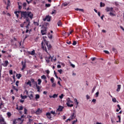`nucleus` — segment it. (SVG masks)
Instances as JSON below:
<instances>
[{
  "mask_svg": "<svg viewBox=\"0 0 124 124\" xmlns=\"http://www.w3.org/2000/svg\"><path fill=\"white\" fill-rule=\"evenodd\" d=\"M21 97L22 99H25V98H27V97H28V96L26 95L23 96V95H21Z\"/></svg>",
  "mask_w": 124,
  "mask_h": 124,
  "instance_id": "2f4dec72",
  "label": "nucleus"
},
{
  "mask_svg": "<svg viewBox=\"0 0 124 124\" xmlns=\"http://www.w3.org/2000/svg\"><path fill=\"white\" fill-rule=\"evenodd\" d=\"M18 9L19 11H21L20 10L22 9V6L20 5V4H19V2H18Z\"/></svg>",
  "mask_w": 124,
  "mask_h": 124,
  "instance_id": "7c9ffc66",
  "label": "nucleus"
},
{
  "mask_svg": "<svg viewBox=\"0 0 124 124\" xmlns=\"http://www.w3.org/2000/svg\"><path fill=\"white\" fill-rule=\"evenodd\" d=\"M76 44H77V42H76V41H74L72 45L74 46L76 45Z\"/></svg>",
  "mask_w": 124,
  "mask_h": 124,
  "instance_id": "a18cd8bd",
  "label": "nucleus"
},
{
  "mask_svg": "<svg viewBox=\"0 0 124 124\" xmlns=\"http://www.w3.org/2000/svg\"><path fill=\"white\" fill-rule=\"evenodd\" d=\"M46 61L47 62V63H49L50 62V60H49L48 57L46 58Z\"/></svg>",
  "mask_w": 124,
  "mask_h": 124,
  "instance_id": "bb28decb",
  "label": "nucleus"
},
{
  "mask_svg": "<svg viewBox=\"0 0 124 124\" xmlns=\"http://www.w3.org/2000/svg\"><path fill=\"white\" fill-rule=\"evenodd\" d=\"M41 32L42 35H45V34H46V33H47V28H46V27H43L42 28Z\"/></svg>",
  "mask_w": 124,
  "mask_h": 124,
  "instance_id": "0eeeda50",
  "label": "nucleus"
},
{
  "mask_svg": "<svg viewBox=\"0 0 124 124\" xmlns=\"http://www.w3.org/2000/svg\"><path fill=\"white\" fill-rule=\"evenodd\" d=\"M100 7H104V6H105V3L101 2L100 3Z\"/></svg>",
  "mask_w": 124,
  "mask_h": 124,
  "instance_id": "aec40b11",
  "label": "nucleus"
},
{
  "mask_svg": "<svg viewBox=\"0 0 124 124\" xmlns=\"http://www.w3.org/2000/svg\"><path fill=\"white\" fill-rule=\"evenodd\" d=\"M46 74H49L50 71H49V70H47L46 71Z\"/></svg>",
  "mask_w": 124,
  "mask_h": 124,
  "instance_id": "13d9d810",
  "label": "nucleus"
},
{
  "mask_svg": "<svg viewBox=\"0 0 124 124\" xmlns=\"http://www.w3.org/2000/svg\"><path fill=\"white\" fill-rule=\"evenodd\" d=\"M36 89L37 90V92H40V90L41 89V87L38 86V85H36Z\"/></svg>",
  "mask_w": 124,
  "mask_h": 124,
  "instance_id": "f3484780",
  "label": "nucleus"
},
{
  "mask_svg": "<svg viewBox=\"0 0 124 124\" xmlns=\"http://www.w3.org/2000/svg\"><path fill=\"white\" fill-rule=\"evenodd\" d=\"M28 97H29L30 100H31L32 99V98L33 97V94L32 93L30 94V95H28Z\"/></svg>",
  "mask_w": 124,
  "mask_h": 124,
  "instance_id": "dca6fc26",
  "label": "nucleus"
},
{
  "mask_svg": "<svg viewBox=\"0 0 124 124\" xmlns=\"http://www.w3.org/2000/svg\"><path fill=\"white\" fill-rule=\"evenodd\" d=\"M55 13H56V10H54L52 12L51 14H55Z\"/></svg>",
  "mask_w": 124,
  "mask_h": 124,
  "instance_id": "e2e57ef3",
  "label": "nucleus"
},
{
  "mask_svg": "<svg viewBox=\"0 0 124 124\" xmlns=\"http://www.w3.org/2000/svg\"><path fill=\"white\" fill-rule=\"evenodd\" d=\"M105 11H106V12H110L109 13L110 16H116V15L113 13V12H115V11H114V8H113V7H107L105 9Z\"/></svg>",
  "mask_w": 124,
  "mask_h": 124,
  "instance_id": "7ed1b4c3",
  "label": "nucleus"
},
{
  "mask_svg": "<svg viewBox=\"0 0 124 124\" xmlns=\"http://www.w3.org/2000/svg\"><path fill=\"white\" fill-rule=\"evenodd\" d=\"M50 81L52 83H54V82H55V78H50Z\"/></svg>",
  "mask_w": 124,
  "mask_h": 124,
  "instance_id": "f704fd0d",
  "label": "nucleus"
},
{
  "mask_svg": "<svg viewBox=\"0 0 124 124\" xmlns=\"http://www.w3.org/2000/svg\"><path fill=\"white\" fill-rule=\"evenodd\" d=\"M7 116H9V117H11V113L8 112L7 113Z\"/></svg>",
  "mask_w": 124,
  "mask_h": 124,
  "instance_id": "4d7b16f0",
  "label": "nucleus"
},
{
  "mask_svg": "<svg viewBox=\"0 0 124 124\" xmlns=\"http://www.w3.org/2000/svg\"><path fill=\"white\" fill-rule=\"evenodd\" d=\"M13 89H14L15 91H16V92H18V89H17L16 86H13Z\"/></svg>",
  "mask_w": 124,
  "mask_h": 124,
  "instance_id": "c9c22d12",
  "label": "nucleus"
},
{
  "mask_svg": "<svg viewBox=\"0 0 124 124\" xmlns=\"http://www.w3.org/2000/svg\"><path fill=\"white\" fill-rule=\"evenodd\" d=\"M117 87H118V88L116 90V91L119 92H120V91H121V87H122V86L119 84V85H117Z\"/></svg>",
  "mask_w": 124,
  "mask_h": 124,
  "instance_id": "4468645a",
  "label": "nucleus"
},
{
  "mask_svg": "<svg viewBox=\"0 0 124 124\" xmlns=\"http://www.w3.org/2000/svg\"><path fill=\"white\" fill-rule=\"evenodd\" d=\"M43 20L50 22L51 21V16H47L45 18H44Z\"/></svg>",
  "mask_w": 124,
  "mask_h": 124,
  "instance_id": "1a4fd4ad",
  "label": "nucleus"
},
{
  "mask_svg": "<svg viewBox=\"0 0 124 124\" xmlns=\"http://www.w3.org/2000/svg\"><path fill=\"white\" fill-rule=\"evenodd\" d=\"M24 93H26V94L28 95V93H29V92L28 91V90H26L24 91Z\"/></svg>",
  "mask_w": 124,
  "mask_h": 124,
  "instance_id": "bf43d9fd",
  "label": "nucleus"
},
{
  "mask_svg": "<svg viewBox=\"0 0 124 124\" xmlns=\"http://www.w3.org/2000/svg\"><path fill=\"white\" fill-rule=\"evenodd\" d=\"M64 95L63 94H62L61 95L59 96V97L61 99H62L63 98V96Z\"/></svg>",
  "mask_w": 124,
  "mask_h": 124,
  "instance_id": "e433bc0d",
  "label": "nucleus"
},
{
  "mask_svg": "<svg viewBox=\"0 0 124 124\" xmlns=\"http://www.w3.org/2000/svg\"><path fill=\"white\" fill-rule=\"evenodd\" d=\"M57 84H56V83H52V87H53V88H55Z\"/></svg>",
  "mask_w": 124,
  "mask_h": 124,
  "instance_id": "79ce46f5",
  "label": "nucleus"
},
{
  "mask_svg": "<svg viewBox=\"0 0 124 124\" xmlns=\"http://www.w3.org/2000/svg\"><path fill=\"white\" fill-rule=\"evenodd\" d=\"M62 109H63V107L60 106L57 109V112H58V111H59V112H62Z\"/></svg>",
  "mask_w": 124,
  "mask_h": 124,
  "instance_id": "9b49d317",
  "label": "nucleus"
},
{
  "mask_svg": "<svg viewBox=\"0 0 124 124\" xmlns=\"http://www.w3.org/2000/svg\"><path fill=\"white\" fill-rule=\"evenodd\" d=\"M71 119H75V113L73 112L71 115Z\"/></svg>",
  "mask_w": 124,
  "mask_h": 124,
  "instance_id": "412c9836",
  "label": "nucleus"
},
{
  "mask_svg": "<svg viewBox=\"0 0 124 124\" xmlns=\"http://www.w3.org/2000/svg\"><path fill=\"white\" fill-rule=\"evenodd\" d=\"M68 4H67V3H64L63 4V6H67V5H68Z\"/></svg>",
  "mask_w": 124,
  "mask_h": 124,
  "instance_id": "680f3d73",
  "label": "nucleus"
},
{
  "mask_svg": "<svg viewBox=\"0 0 124 124\" xmlns=\"http://www.w3.org/2000/svg\"><path fill=\"white\" fill-rule=\"evenodd\" d=\"M50 97H53V98H57V97H58V94H54L52 96Z\"/></svg>",
  "mask_w": 124,
  "mask_h": 124,
  "instance_id": "393cba45",
  "label": "nucleus"
},
{
  "mask_svg": "<svg viewBox=\"0 0 124 124\" xmlns=\"http://www.w3.org/2000/svg\"><path fill=\"white\" fill-rule=\"evenodd\" d=\"M33 23H34V25H35L36 26H39V23H38V22H37L34 21V22H33Z\"/></svg>",
  "mask_w": 124,
  "mask_h": 124,
  "instance_id": "a19ab883",
  "label": "nucleus"
},
{
  "mask_svg": "<svg viewBox=\"0 0 124 124\" xmlns=\"http://www.w3.org/2000/svg\"><path fill=\"white\" fill-rule=\"evenodd\" d=\"M51 114H52V115H54V116H56V115H57V113H56L55 111L51 110L50 111V112H47L46 113V116L47 119H49V120H51V119H52V116H51Z\"/></svg>",
  "mask_w": 124,
  "mask_h": 124,
  "instance_id": "39448f33",
  "label": "nucleus"
},
{
  "mask_svg": "<svg viewBox=\"0 0 124 124\" xmlns=\"http://www.w3.org/2000/svg\"><path fill=\"white\" fill-rule=\"evenodd\" d=\"M112 51H113V52H117V49H116V48L113 47L112 48Z\"/></svg>",
  "mask_w": 124,
  "mask_h": 124,
  "instance_id": "6e6d98bb",
  "label": "nucleus"
},
{
  "mask_svg": "<svg viewBox=\"0 0 124 124\" xmlns=\"http://www.w3.org/2000/svg\"><path fill=\"white\" fill-rule=\"evenodd\" d=\"M96 59V58L95 57H93L91 58V60L93 62V61H95V59Z\"/></svg>",
  "mask_w": 124,
  "mask_h": 124,
  "instance_id": "5fc2aeb1",
  "label": "nucleus"
},
{
  "mask_svg": "<svg viewBox=\"0 0 124 124\" xmlns=\"http://www.w3.org/2000/svg\"><path fill=\"white\" fill-rule=\"evenodd\" d=\"M16 18H19V14H21V17L20 19H26L27 17H29L30 19L32 20L33 18V14L30 11H16L14 12Z\"/></svg>",
  "mask_w": 124,
  "mask_h": 124,
  "instance_id": "f257e3e1",
  "label": "nucleus"
},
{
  "mask_svg": "<svg viewBox=\"0 0 124 124\" xmlns=\"http://www.w3.org/2000/svg\"><path fill=\"white\" fill-rule=\"evenodd\" d=\"M21 64L22 65V68H21V71H23L25 68H26V62H22Z\"/></svg>",
  "mask_w": 124,
  "mask_h": 124,
  "instance_id": "6e6552de",
  "label": "nucleus"
},
{
  "mask_svg": "<svg viewBox=\"0 0 124 124\" xmlns=\"http://www.w3.org/2000/svg\"><path fill=\"white\" fill-rule=\"evenodd\" d=\"M77 120H75V121H74L73 122L72 124H75V123H77Z\"/></svg>",
  "mask_w": 124,
  "mask_h": 124,
  "instance_id": "774afa93",
  "label": "nucleus"
},
{
  "mask_svg": "<svg viewBox=\"0 0 124 124\" xmlns=\"http://www.w3.org/2000/svg\"><path fill=\"white\" fill-rule=\"evenodd\" d=\"M27 85H29L30 87H31V81H28L27 83Z\"/></svg>",
  "mask_w": 124,
  "mask_h": 124,
  "instance_id": "a878e982",
  "label": "nucleus"
},
{
  "mask_svg": "<svg viewBox=\"0 0 124 124\" xmlns=\"http://www.w3.org/2000/svg\"><path fill=\"white\" fill-rule=\"evenodd\" d=\"M41 79H43L44 80H46L47 79V77H46V76L45 75H43L41 77Z\"/></svg>",
  "mask_w": 124,
  "mask_h": 124,
  "instance_id": "4be33fe9",
  "label": "nucleus"
},
{
  "mask_svg": "<svg viewBox=\"0 0 124 124\" xmlns=\"http://www.w3.org/2000/svg\"><path fill=\"white\" fill-rule=\"evenodd\" d=\"M9 62H8V61H5L4 63L2 64L3 66H4V67H6L8 65V64Z\"/></svg>",
  "mask_w": 124,
  "mask_h": 124,
  "instance_id": "ddd939ff",
  "label": "nucleus"
},
{
  "mask_svg": "<svg viewBox=\"0 0 124 124\" xmlns=\"http://www.w3.org/2000/svg\"><path fill=\"white\" fill-rule=\"evenodd\" d=\"M16 76L17 78V79H20V78H21V77H22V75L21 74H17L16 75Z\"/></svg>",
  "mask_w": 124,
  "mask_h": 124,
  "instance_id": "a211bd4d",
  "label": "nucleus"
},
{
  "mask_svg": "<svg viewBox=\"0 0 124 124\" xmlns=\"http://www.w3.org/2000/svg\"><path fill=\"white\" fill-rule=\"evenodd\" d=\"M40 96L39 95V94H36L35 95V99H38L40 98Z\"/></svg>",
  "mask_w": 124,
  "mask_h": 124,
  "instance_id": "5701e85b",
  "label": "nucleus"
},
{
  "mask_svg": "<svg viewBox=\"0 0 124 124\" xmlns=\"http://www.w3.org/2000/svg\"><path fill=\"white\" fill-rule=\"evenodd\" d=\"M32 0H30V1H29V0H26V1L27 2V3L28 4H30V3L32 2Z\"/></svg>",
  "mask_w": 124,
  "mask_h": 124,
  "instance_id": "4c0bfd02",
  "label": "nucleus"
},
{
  "mask_svg": "<svg viewBox=\"0 0 124 124\" xmlns=\"http://www.w3.org/2000/svg\"><path fill=\"white\" fill-rule=\"evenodd\" d=\"M46 38H47V37L46 36L43 37V40L42 41L41 46L42 49H43L44 51L46 52V53H48V51H47V48H46V46H45V44H44V42L46 43V46H47V49H48V50H51V48H52V46H51V44H50V43H49L48 41H47L46 40Z\"/></svg>",
  "mask_w": 124,
  "mask_h": 124,
  "instance_id": "f03ea898",
  "label": "nucleus"
},
{
  "mask_svg": "<svg viewBox=\"0 0 124 124\" xmlns=\"http://www.w3.org/2000/svg\"><path fill=\"white\" fill-rule=\"evenodd\" d=\"M86 98L87 99H90V96L89 95H86Z\"/></svg>",
  "mask_w": 124,
  "mask_h": 124,
  "instance_id": "69168bd1",
  "label": "nucleus"
},
{
  "mask_svg": "<svg viewBox=\"0 0 124 124\" xmlns=\"http://www.w3.org/2000/svg\"><path fill=\"white\" fill-rule=\"evenodd\" d=\"M96 100L95 99H93L92 100V102H94V103H95V102H96Z\"/></svg>",
  "mask_w": 124,
  "mask_h": 124,
  "instance_id": "338daca9",
  "label": "nucleus"
},
{
  "mask_svg": "<svg viewBox=\"0 0 124 124\" xmlns=\"http://www.w3.org/2000/svg\"><path fill=\"white\" fill-rule=\"evenodd\" d=\"M19 80H17V81H16V87H18V86H19Z\"/></svg>",
  "mask_w": 124,
  "mask_h": 124,
  "instance_id": "ea45409f",
  "label": "nucleus"
},
{
  "mask_svg": "<svg viewBox=\"0 0 124 124\" xmlns=\"http://www.w3.org/2000/svg\"><path fill=\"white\" fill-rule=\"evenodd\" d=\"M104 53H105L106 54H107L108 55L109 54V51H108V50H104Z\"/></svg>",
  "mask_w": 124,
  "mask_h": 124,
  "instance_id": "603ef678",
  "label": "nucleus"
},
{
  "mask_svg": "<svg viewBox=\"0 0 124 124\" xmlns=\"http://www.w3.org/2000/svg\"><path fill=\"white\" fill-rule=\"evenodd\" d=\"M46 7H50L51 6V4H46Z\"/></svg>",
  "mask_w": 124,
  "mask_h": 124,
  "instance_id": "09e8293b",
  "label": "nucleus"
},
{
  "mask_svg": "<svg viewBox=\"0 0 124 124\" xmlns=\"http://www.w3.org/2000/svg\"><path fill=\"white\" fill-rule=\"evenodd\" d=\"M22 5H23V8L26 9V6H27V3L24 2V3L22 4Z\"/></svg>",
  "mask_w": 124,
  "mask_h": 124,
  "instance_id": "c85d7f7f",
  "label": "nucleus"
},
{
  "mask_svg": "<svg viewBox=\"0 0 124 124\" xmlns=\"http://www.w3.org/2000/svg\"><path fill=\"white\" fill-rule=\"evenodd\" d=\"M1 70H2V66L0 65V76H1Z\"/></svg>",
  "mask_w": 124,
  "mask_h": 124,
  "instance_id": "473e14b6",
  "label": "nucleus"
},
{
  "mask_svg": "<svg viewBox=\"0 0 124 124\" xmlns=\"http://www.w3.org/2000/svg\"><path fill=\"white\" fill-rule=\"evenodd\" d=\"M28 53L29 54V55H31V56H34V55L35 54V50H33L31 52L28 51Z\"/></svg>",
  "mask_w": 124,
  "mask_h": 124,
  "instance_id": "f8f14e48",
  "label": "nucleus"
},
{
  "mask_svg": "<svg viewBox=\"0 0 124 124\" xmlns=\"http://www.w3.org/2000/svg\"><path fill=\"white\" fill-rule=\"evenodd\" d=\"M112 101H113V102H116L117 100L115 98H112Z\"/></svg>",
  "mask_w": 124,
  "mask_h": 124,
  "instance_id": "3c124183",
  "label": "nucleus"
},
{
  "mask_svg": "<svg viewBox=\"0 0 124 124\" xmlns=\"http://www.w3.org/2000/svg\"><path fill=\"white\" fill-rule=\"evenodd\" d=\"M7 0V6H10V0Z\"/></svg>",
  "mask_w": 124,
  "mask_h": 124,
  "instance_id": "cd10ccee",
  "label": "nucleus"
},
{
  "mask_svg": "<svg viewBox=\"0 0 124 124\" xmlns=\"http://www.w3.org/2000/svg\"><path fill=\"white\" fill-rule=\"evenodd\" d=\"M38 84H39V85H40L41 84V82H42V80H41V79H40V78H39L38 79Z\"/></svg>",
  "mask_w": 124,
  "mask_h": 124,
  "instance_id": "72a5a7b5",
  "label": "nucleus"
},
{
  "mask_svg": "<svg viewBox=\"0 0 124 124\" xmlns=\"http://www.w3.org/2000/svg\"><path fill=\"white\" fill-rule=\"evenodd\" d=\"M117 118H118L119 121H117V123H121V116L118 115V116H117Z\"/></svg>",
  "mask_w": 124,
  "mask_h": 124,
  "instance_id": "c756f323",
  "label": "nucleus"
},
{
  "mask_svg": "<svg viewBox=\"0 0 124 124\" xmlns=\"http://www.w3.org/2000/svg\"><path fill=\"white\" fill-rule=\"evenodd\" d=\"M117 107L118 108H119V110H121V109H122V108H121V106H120V105H117Z\"/></svg>",
  "mask_w": 124,
  "mask_h": 124,
  "instance_id": "052dcab7",
  "label": "nucleus"
},
{
  "mask_svg": "<svg viewBox=\"0 0 124 124\" xmlns=\"http://www.w3.org/2000/svg\"><path fill=\"white\" fill-rule=\"evenodd\" d=\"M28 109H27L26 108H24V114H28Z\"/></svg>",
  "mask_w": 124,
  "mask_h": 124,
  "instance_id": "49530a36",
  "label": "nucleus"
},
{
  "mask_svg": "<svg viewBox=\"0 0 124 124\" xmlns=\"http://www.w3.org/2000/svg\"><path fill=\"white\" fill-rule=\"evenodd\" d=\"M86 32H88V31H87V30L83 29L82 31V34L83 35H86Z\"/></svg>",
  "mask_w": 124,
  "mask_h": 124,
  "instance_id": "6ab92c4d",
  "label": "nucleus"
},
{
  "mask_svg": "<svg viewBox=\"0 0 124 124\" xmlns=\"http://www.w3.org/2000/svg\"><path fill=\"white\" fill-rule=\"evenodd\" d=\"M95 94H96V97H98V94H99V92H96Z\"/></svg>",
  "mask_w": 124,
  "mask_h": 124,
  "instance_id": "864d4df0",
  "label": "nucleus"
},
{
  "mask_svg": "<svg viewBox=\"0 0 124 124\" xmlns=\"http://www.w3.org/2000/svg\"><path fill=\"white\" fill-rule=\"evenodd\" d=\"M30 16H27V17L24 19L26 21L24 22V24H26L27 26L25 27L27 30H29V26L31 25V21L30 20Z\"/></svg>",
  "mask_w": 124,
  "mask_h": 124,
  "instance_id": "20e7f679",
  "label": "nucleus"
},
{
  "mask_svg": "<svg viewBox=\"0 0 124 124\" xmlns=\"http://www.w3.org/2000/svg\"><path fill=\"white\" fill-rule=\"evenodd\" d=\"M9 73H10V74L12 75V74H13V71H12V70H9Z\"/></svg>",
  "mask_w": 124,
  "mask_h": 124,
  "instance_id": "8fccbe9b",
  "label": "nucleus"
},
{
  "mask_svg": "<svg viewBox=\"0 0 124 124\" xmlns=\"http://www.w3.org/2000/svg\"><path fill=\"white\" fill-rule=\"evenodd\" d=\"M71 103H73V102L72 101L70 100V98H68V99L67 100L66 102V105L68 107H73L74 105Z\"/></svg>",
  "mask_w": 124,
  "mask_h": 124,
  "instance_id": "423d86ee",
  "label": "nucleus"
},
{
  "mask_svg": "<svg viewBox=\"0 0 124 124\" xmlns=\"http://www.w3.org/2000/svg\"><path fill=\"white\" fill-rule=\"evenodd\" d=\"M75 102H76L77 103V106H78V104H79V102H78V101H77V99H75Z\"/></svg>",
  "mask_w": 124,
  "mask_h": 124,
  "instance_id": "37998d69",
  "label": "nucleus"
},
{
  "mask_svg": "<svg viewBox=\"0 0 124 124\" xmlns=\"http://www.w3.org/2000/svg\"><path fill=\"white\" fill-rule=\"evenodd\" d=\"M95 89H96V86H94L92 91V93H94V91H95Z\"/></svg>",
  "mask_w": 124,
  "mask_h": 124,
  "instance_id": "b1692460",
  "label": "nucleus"
},
{
  "mask_svg": "<svg viewBox=\"0 0 124 124\" xmlns=\"http://www.w3.org/2000/svg\"><path fill=\"white\" fill-rule=\"evenodd\" d=\"M58 72H59L60 74H62V70H58Z\"/></svg>",
  "mask_w": 124,
  "mask_h": 124,
  "instance_id": "c03bdc74",
  "label": "nucleus"
},
{
  "mask_svg": "<svg viewBox=\"0 0 124 124\" xmlns=\"http://www.w3.org/2000/svg\"><path fill=\"white\" fill-rule=\"evenodd\" d=\"M57 25L58 27H62V21L61 20H59L57 23Z\"/></svg>",
  "mask_w": 124,
  "mask_h": 124,
  "instance_id": "2eb2a0df",
  "label": "nucleus"
},
{
  "mask_svg": "<svg viewBox=\"0 0 124 124\" xmlns=\"http://www.w3.org/2000/svg\"><path fill=\"white\" fill-rule=\"evenodd\" d=\"M70 64L71 66H72L73 68H75V65L72 64V63H71V62H70Z\"/></svg>",
  "mask_w": 124,
  "mask_h": 124,
  "instance_id": "de8ad7c7",
  "label": "nucleus"
},
{
  "mask_svg": "<svg viewBox=\"0 0 124 124\" xmlns=\"http://www.w3.org/2000/svg\"><path fill=\"white\" fill-rule=\"evenodd\" d=\"M0 124H6L4 118L0 117Z\"/></svg>",
  "mask_w": 124,
  "mask_h": 124,
  "instance_id": "9d476101",
  "label": "nucleus"
},
{
  "mask_svg": "<svg viewBox=\"0 0 124 124\" xmlns=\"http://www.w3.org/2000/svg\"><path fill=\"white\" fill-rule=\"evenodd\" d=\"M25 23H24V22H23V24H21V25H20V27H21V28H23V27H24V24Z\"/></svg>",
  "mask_w": 124,
  "mask_h": 124,
  "instance_id": "0e129e2a",
  "label": "nucleus"
},
{
  "mask_svg": "<svg viewBox=\"0 0 124 124\" xmlns=\"http://www.w3.org/2000/svg\"><path fill=\"white\" fill-rule=\"evenodd\" d=\"M19 108V111H21L22 110H23V109H24V108L23 107V106H20Z\"/></svg>",
  "mask_w": 124,
  "mask_h": 124,
  "instance_id": "58836bf2",
  "label": "nucleus"
}]
</instances>
